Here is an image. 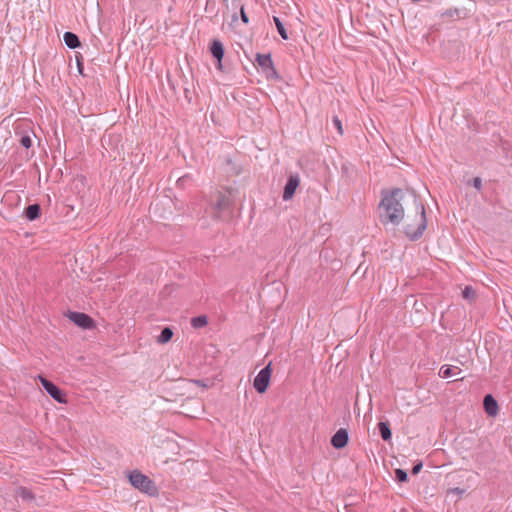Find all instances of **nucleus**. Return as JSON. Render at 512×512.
Listing matches in <instances>:
<instances>
[{"instance_id": "1", "label": "nucleus", "mask_w": 512, "mask_h": 512, "mask_svg": "<svg viewBox=\"0 0 512 512\" xmlns=\"http://www.w3.org/2000/svg\"><path fill=\"white\" fill-rule=\"evenodd\" d=\"M405 194L402 189L394 188L392 190L383 189L381 191V201L379 209L383 211L381 214L382 223H391L399 225L404 218V208L402 200Z\"/></svg>"}, {"instance_id": "2", "label": "nucleus", "mask_w": 512, "mask_h": 512, "mask_svg": "<svg viewBox=\"0 0 512 512\" xmlns=\"http://www.w3.org/2000/svg\"><path fill=\"white\" fill-rule=\"evenodd\" d=\"M232 199L229 193L218 192L216 203L212 206V216L217 220H225L232 214Z\"/></svg>"}, {"instance_id": "3", "label": "nucleus", "mask_w": 512, "mask_h": 512, "mask_svg": "<svg viewBox=\"0 0 512 512\" xmlns=\"http://www.w3.org/2000/svg\"><path fill=\"white\" fill-rule=\"evenodd\" d=\"M129 481L133 487L149 495H154L157 492L155 483L140 471L135 470L131 472L129 474Z\"/></svg>"}, {"instance_id": "4", "label": "nucleus", "mask_w": 512, "mask_h": 512, "mask_svg": "<svg viewBox=\"0 0 512 512\" xmlns=\"http://www.w3.org/2000/svg\"><path fill=\"white\" fill-rule=\"evenodd\" d=\"M271 374H272V368H271V363H269L264 368H262L259 371V373L256 375V377L254 378V381H253V387L255 388V390L258 393L262 394V393L266 392V390L269 386V383H270Z\"/></svg>"}, {"instance_id": "5", "label": "nucleus", "mask_w": 512, "mask_h": 512, "mask_svg": "<svg viewBox=\"0 0 512 512\" xmlns=\"http://www.w3.org/2000/svg\"><path fill=\"white\" fill-rule=\"evenodd\" d=\"M39 380L44 390L58 403H66V394L52 381L39 375Z\"/></svg>"}, {"instance_id": "6", "label": "nucleus", "mask_w": 512, "mask_h": 512, "mask_svg": "<svg viewBox=\"0 0 512 512\" xmlns=\"http://www.w3.org/2000/svg\"><path fill=\"white\" fill-rule=\"evenodd\" d=\"M418 208L421 211V217H420V223H419L417 229L413 230L411 225H407L405 227V233H406L407 237H409V239L412 241L418 240L423 235V233L427 227L425 208H424L423 204H419Z\"/></svg>"}, {"instance_id": "7", "label": "nucleus", "mask_w": 512, "mask_h": 512, "mask_svg": "<svg viewBox=\"0 0 512 512\" xmlns=\"http://www.w3.org/2000/svg\"><path fill=\"white\" fill-rule=\"evenodd\" d=\"M300 185V176L297 173L289 175L287 182L284 186L282 198L284 201L291 200Z\"/></svg>"}, {"instance_id": "8", "label": "nucleus", "mask_w": 512, "mask_h": 512, "mask_svg": "<svg viewBox=\"0 0 512 512\" xmlns=\"http://www.w3.org/2000/svg\"><path fill=\"white\" fill-rule=\"evenodd\" d=\"M68 318L75 325L83 329H91L95 325L94 320L88 314L82 312H69Z\"/></svg>"}, {"instance_id": "9", "label": "nucleus", "mask_w": 512, "mask_h": 512, "mask_svg": "<svg viewBox=\"0 0 512 512\" xmlns=\"http://www.w3.org/2000/svg\"><path fill=\"white\" fill-rule=\"evenodd\" d=\"M349 440V435L346 429L340 428L330 440L331 445L336 449L344 448Z\"/></svg>"}, {"instance_id": "10", "label": "nucleus", "mask_w": 512, "mask_h": 512, "mask_svg": "<svg viewBox=\"0 0 512 512\" xmlns=\"http://www.w3.org/2000/svg\"><path fill=\"white\" fill-rule=\"evenodd\" d=\"M483 406L485 412L489 416H495L498 412V403L491 394L485 395L483 399Z\"/></svg>"}, {"instance_id": "11", "label": "nucleus", "mask_w": 512, "mask_h": 512, "mask_svg": "<svg viewBox=\"0 0 512 512\" xmlns=\"http://www.w3.org/2000/svg\"><path fill=\"white\" fill-rule=\"evenodd\" d=\"M63 41L65 45L70 49H76L81 46L79 37L70 31H67L63 35Z\"/></svg>"}, {"instance_id": "12", "label": "nucleus", "mask_w": 512, "mask_h": 512, "mask_svg": "<svg viewBox=\"0 0 512 512\" xmlns=\"http://www.w3.org/2000/svg\"><path fill=\"white\" fill-rule=\"evenodd\" d=\"M210 52L216 60H222L224 57V46L218 39H214L210 45Z\"/></svg>"}, {"instance_id": "13", "label": "nucleus", "mask_w": 512, "mask_h": 512, "mask_svg": "<svg viewBox=\"0 0 512 512\" xmlns=\"http://www.w3.org/2000/svg\"><path fill=\"white\" fill-rule=\"evenodd\" d=\"M25 216L28 220L30 221H34L36 219H38L41 215V207L39 204H31V205H28L26 208H25Z\"/></svg>"}, {"instance_id": "14", "label": "nucleus", "mask_w": 512, "mask_h": 512, "mask_svg": "<svg viewBox=\"0 0 512 512\" xmlns=\"http://www.w3.org/2000/svg\"><path fill=\"white\" fill-rule=\"evenodd\" d=\"M461 372V369L458 367L443 365L439 370V376L442 378H449L452 376L459 375Z\"/></svg>"}, {"instance_id": "15", "label": "nucleus", "mask_w": 512, "mask_h": 512, "mask_svg": "<svg viewBox=\"0 0 512 512\" xmlns=\"http://www.w3.org/2000/svg\"><path fill=\"white\" fill-rule=\"evenodd\" d=\"M256 61L263 71L267 70L273 64L270 54L258 53L256 55Z\"/></svg>"}, {"instance_id": "16", "label": "nucleus", "mask_w": 512, "mask_h": 512, "mask_svg": "<svg viewBox=\"0 0 512 512\" xmlns=\"http://www.w3.org/2000/svg\"><path fill=\"white\" fill-rule=\"evenodd\" d=\"M378 430L379 433L384 441H390L392 437V432L390 429L389 423L386 422H379L378 423Z\"/></svg>"}, {"instance_id": "17", "label": "nucleus", "mask_w": 512, "mask_h": 512, "mask_svg": "<svg viewBox=\"0 0 512 512\" xmlns=\"http://www.w3.org/2000/svg\"><path fill=\"white\" fill-rule=\"evenodd\" d=\"M173 337V331L170 327H164L158 336V342L161 344H165L171 340Z\"/></svg>"}, {"instance_id": "18", "label": "nucleus", "mask_w": 512, "mask_h": 512, "mask_svg": "<svg viewBox=\"0 0 512 512\" xmlns=\"http://www.w3.org/2000/svg\"><path fill=\"white\" fill-rule=\"evenodd\" d=\"M16 495L23 501H32L34 499L33 493L25 487H19L17 489Z\"/></svg>"}, {"instance_id": "19", "label": "nucleus", "mask_w": 512, "mask_h": 512, "mask_svg": "<svg viewBox=\"0 0 512 512\" xmlns=\"http://www.w3.org/2000/svg\"><path fill=\"white\" fill-rule=\"evenodd\" d=\"M273 21L275 23V26L277 28V31L278 33L280 34V36L284 39V40H287L289 38L288 36V33L282 23V21L280 20V18L274 16L273 17Z\"/></svg>"}, {"instance_id": "20", "label": "nucleus", "mask_w": 512, "mask_h": 512, "mask_svg": "<svg viewBox=\"0 0 512 512\" xmlns=\"http://www.w3.org/2000/svg\"><path fill=\"white\" fill-rule=\"evenodd\" d=\"M207 322V317L205 315H200L191 319V325L194 328H202L207 325Z\"/></svg>"}, {"instance_id": "21", "label": "nucleus", "mask_w": 512, "mask_h": 512, "mask_svg": "<svg viewBox=\"0 0 512 512\" xmlns=\"http://www.w3.org/2000/svg\"><path fill=\"white\" fill-rule=\"evenodd\" d=\"M463 298L472 301L476 297V292L471 286H466L462 291Z\"/></svg>"}, {"instance_id": "22", "label": "nucleus", "mask_w": 512, "mask_h": 512, "mask_svg": "<svg viewBox=\"0 0 512 512\" xmlns=\"http://www.w3.org/2000/svg\"><path fill=\"white\" fill-rule=\"evenodd\" d=\"M395 479L398 482H406L408 480V474L403 469H396L395 470Z\"/></svg>"}, {"instance_id": "23", "label": "nucleus", "mask_w": 512, "mask_h": 512, "mask_svg": "<svg viewBox=\"0 0 512 512\" xmlns=\"http://www.w3.org/2000/svg\"><path fill=\"white\" fill-rule=\"evenodd\" d=\"M268 79H278L279 75L272 64L267 70L263 71Z\"/></svg>"}, {"instance_id": "24", "label": "nucleus", "mask_w": 512, "mask_h": 512, "mask_svg": "<svg viewBox=\"0 0 512 512\" xmlns=\"http://www.w3.org/2000/svg\"><path fill=\"white\" fill-rule=\"evenodd\" d=\"M459 13L460 12L457 8H450V9L445 10L442 13V17H446V18L459 17Z\"/></svg>"}, {"instance_id": "25", "label": "nucleus", "mask_w": 512, "mask_h": 512, "mask_svg": "<svg viewBox=\"0 0 512 512\" xmlns=\"http://www.w3.org/2000/svg\"><path fill=\"white\" fill-rule=\"evenodd\" d=\"M332 125L338 131V133L340 135L343 134L342 122H341V120L337 116H333V118H332Z\"/></svg>"}, {"instance_id": "26", "label": "nucleus", "mask_w": 512, "mask_h": 512, "mask_svg": "<svg viewBox=\"0 0 512 512\" xmlns=\"http://www.w3.org/2000/svg\"><path fill=\"white\" fill-rule=\"evenodd\" d=\"M20 144L25 148H30L32 146V138L29 135H23L20 139Z\"/></svg>"}, {"instance_id": "27", "label": "nucleus", "mask_w": 512, "mask_h": 512, "mask_svg": "<svg viewBox=\"0 0 512 512\" xmlns=\"http://www.w3.org/2000/svg\"><path fill=\"white\" fill-rule=\"evenodd\" d=\"M465 492L464 489H461V488H452V489H449L447 494L448 495H451V494H455L457 495L458 497H460L463 493Z\"/></svg>"}, {"instance_id": "28", "label": "nucleus", "mask_w": 512, "mask_h": 512, "mask_svg": "<svg viewBox=\"0 0 512 512\" xmlns=\"http://www.w3.org/2000/svg\"><path fill=\"white\" fill-rule=\"evenodd\" d=\"M240 16H241V20L244 24L249 23V18L245 12L244 6H241V8H240Z\"/></svg>"}, {"instance_id": "29", "label": "nucleus", "mask_w": 512, "mask_h": 512, "mask_svg": "<svg viewBox=\"0 0 512 512\" xmlns=\"http://www.w3.org/2000/svg\"><path fill=\"white\" fill-rule=\"evenodd\" d=\"M472 185L474 188H476L477 190H481L482 188V180L481 178L479 177H475L473 180H472Z\"/></svg>"}, {"instance_id": "30", "label": "nucleus", "mask_w": 512, "mask_h": 512, "mask_svg": "<svg viewBox=\"0 0 512 512\" xmlns=\"http://www.w3.org/2000/svg\"><path fill=\"white\" fill-rule=\"evenodd\" d=\"M422 467H423L422 462H418V463H416V464L413 466V468H412V474H413V475L418 474V473L421 471Z\"/></svg>"}, {"instance_id": "31", "label": "nucleus", "mask_w": 512, "mask_h": 512, "mask_svg": "<svg viewBox=\"0 0 512 512\" xmlns=\"http://www.w3.org/2000/svg\"><path fill=\"white\" fill-rule=\"evenodd\" d=\"M77 68L80 74H83V64L80 59L77 57Z\"/></svg>"}, {"instance_id": "32", "label": "nucleus", "mask_w": 512, "mask_h": 512, "mask_svg": "<svg viewBox=\"0 0 512 512\" xmlns=\"http://www.w3.org/2000/svg\"><path fill=\"white\" fill-rule=\"evenodd\" d=\"M216 68H217L218 70H222V68H223V66H222V60H217Z\"/></svg>"}, {"instance_id": "33", "label": "nucleus", "mask_w": 512, "mask_h": 512, "mask_svg": "<svg viewBox=\"0 0 512 512\" xmlns=\"http://www.w3.org/2000/svg\"><path fill=\"white\" fill-rule=\"evenodd\" d=\"M224 3H227V0H223Z\"/></svg>"}]
</instances>
